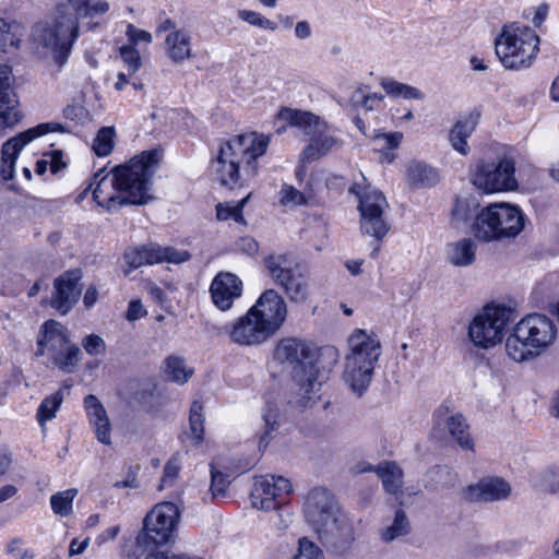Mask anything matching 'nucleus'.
<instances>
[{"label":"nucleus","instance_id":"obj_31","mask_svg":"<svg viewBox=\"0 0 559 559\" xmlns=\"http://www.w3.org/2000/svg\"><path fill=\"white\" fill-rule=\"evenodd\" d=\"M373 471L371 466L362 468V472ZM377 475L381 478L386 492L396 495L401 491L403 485V472L394 462H384L374 468Z\"/></svg>","mask_w":559,"mask_h":559},{"label":"nucleus","instance_id":"obj_4","mask_svg":"<svg viewBox=\"0 0 559 559\" xmlns=\"http://www.w3.org/2000/svg\"><path fill=\"white\" fill-rule=\"evenodd\" d=\"M275 357L294 366L293 377L299 386L300 394L310 399L316 393L326 376L318 367V352L306 341L296 337H286L278 342Z\"/></svg>","mask_w":559,"mask_h":559},{"label":"nucleus","instance_id":"obj_45","mask_svg":"<svg viewBox=\"0 0 559 559\" xmlns=\"http://www.w3.org/2000/svg\"><path fill=\"white\" fill-rule=\"evenodd\" d=\"M115 129L114 127H103L98 130L94 143L93 151L97 156H107L114 148Z\"/></svg>","mask_w":559,"mask_h":559},{"label":"nucleus","instance_id":"obj_60","mask_svg":"<svg viewBox=\"0 0 559 559\" xmlns=\"http://www.w3.org/2000/svg\"><path fill=\"white\" fill-rule=\"evenodd\" d=\"M235 245L237 250L249 255H254L259 250L257 240L250 236L240 237Z\"/></svg>","mask_w":559,"mask_h":559},{"label":"nucleus","instance_id":"obj_51","mask_svg":"<svg viewBox=\"0 0 559 559\" xmlns=\"http://www.w3.org/2000/svg\"><path fill=\"white\" fill-rule=\"evenodd\" d=\"M24 539L15 537L8 543L5 552L12 559H33V551L24 548Z\"/></svg>","mask_w":559,"mask_h":559},{"label":"nucleus","instance_id":"obj_14","mask_svg":"<svg viewBox=\"0 0 559 559\" xmlns=\"http://www.w3.org/2000/svg\"><path fill=\"white\" fill-rule=\"evenodd\" d=\"M514 163L501 158L497 163L480 159L472 174L473 185L486 193L510 191L518 187Z\"/></svg>","mask_w":559,"mask_h":559},{"label":"nucleus","instance_id":"obj_49","mask_svg":"<svg viewBox=\"0 0 559 559\" xmlns=\"http://www.w3.org/2000/svg\"><path fill=\"white\" fill-rule=\"evenodd\" d=\"M238 15L242 21L264 29L275 31L277 27L275 22L266 19L255 11L240 10Z\"/></svg>","mask_w":559,"mask_h":559},{"label":"nucleus","instance_id":"obj_33","mask_svg":"<svg viewBox=\"0 0 559 559\" xmlns=\"http://www.w3.org/2000/svg\"><path fill=\"white\" fill-rule=\"evenodd\" d=\"M166 50L174 62H182L191 55L190 37L182 31H173L166 38Z\"/></svg>","mask_w":559,"mask_h":559},{"label":"nucleus","instance_id":"obj_36","mask_svg":"<svg viewBox=\"0 0 559 559\" xmlns=\"http://www.w3.org/2000/svg\"><path fill=\"white\" fill-rule=\"evenodd\" d=\"M535 491L544 495H555L559 491V467L544 469L532 477Z\"/></svg>","mask_w":559,"mask_h":559},{"label":"nucleus","instance_id":"obj_37","mask_svg":"<svg viewBox=\"0 0 559 559\" xmlns=\"http://www.w3.org/2000/svg\"><path fill=\"white\" fill-rule=\"evenodd\" d=\"M380 85L389 96L403 97L405 99H424V93L408 84L397 82L391 78L381 80Z\"/></svg>","mask_w":559,"mask_h":559},{"label":"nucleus","instance_id":"obj_61","mask_svg":"<svg viewBox=\"0 0 559 559\" xmlns=\"http://www.w3.org/2000/svg\"><path fill=\"white\" fill-rule=\"evenodd\" d=\"M146 314V311L140 300L130 301L126 318L129 321H135Z\"/></svg>","mask_w":559,"mask_h":559},{"label":"nucleus","instance_id":"obj_34","mask_svg":"<svg viewBox=\"0 0 559 559\" xmlns=\"http://www.w3.org/2000/svg\"><path fill=\"white\" fill-rule=\"evenodd\" d=\"M157 243H150L147 246L134 247L126 251V262L132 269H139L146 264L157 263Z\"/></svg>","mask_w":559,"mask_h":559},{"label":"nucleus","instance_id":"obj_9","mask_svg":"<svg viewBox=\"0 0 559 559\" xmlns=\"http://www.w3.org/2000/svg\"><path fill=\"white\" fill-rule=\"evenodd\" d=\"M264 265L273 282L293 304L307 302L311 293L309 274L300 267L289 253H272L264 259Z\"/></svg>","mask_w":559,"mask_h":559},{"label":"nucleus","instance_id":"obj_59","mask_svg":"<svg viewBox=\"0 0 559 559\" xmlns=\"http://www.w3.org/2000/svg\"><path fill=\"white\" fill-rule=\"evenodd\" d=\"M376 141L382 142V147L388 150H394L399 147L403 134L401 132H392V133H382L378 134L376 138Z\"/></svg>","mask_w":559,"mask_h":559},{"label":"nucleus","instance_id":"obj_54","mask_svg":"<svg viewBox=\"0 0 559 559\" xmlns=\"http://www.w3.org/2000/svg\"><path fill=\"white\" fill-rule=\"evenodd\" d=\"M82 346L85 349V352L91 356H98L105 353L106 350V343L105 341L96 335V334H90L82 341Z\"/></svg>","mask_w":559,"mask_h":559},{"label":"nucleus","instance_id":"obj_1","mask_svg":"<svg viewBox=\"0 0 559 559\" xmlns=\"http://www.w3.org/2000/svg\"><path fill=\"white\" fill-rule=\"evenodd\" d=\"M159 159L158 150L144 151L111 173L99 169L87 189L93 188L95 202L109 212L124 204H145L152 200L151 179Z\"/></svg>","mask_w":559,"mask_h":559},{"label":"nucleus","instance_id":"obj_27","mask_svg":"<svg viewBox=\"0 0 559 559\" xmlns=\"http://www.w3.org/2000/svg\"><path fill=\"white\" fill-rule=\"evenodd\" d=\"M480 114L477 110L471 111L465 117L459 119L449 131L448 140L454 151L461 155L469 153L467 139L475 131Z\"/></svg>","mask_w":559,"mask_h":559},{"label":"nucleus","instance_id":"obj_30","mask_svg":"<svg viewBox=\"0 0 559 559\" xmlns=\"http://www.w3.org/2000/svg\"><path fill=\"white\" fill-rule=\"evenodd\" d=\"M476 258V245L464 238L447 246V260L454 266H468Z\"/></svg>","mask_w":559,"mask_h":559},{"label":"nucleus","instance_id":"obj_16","mask_svg":"<svg viewBox=\"0 0 559 559\" xmlns=\"http://www.w3.org/2000/svg\"><path fill=\"white\" fill-rule=\"evenodd\" d=\"M290 491L292 485L287 478L274 475L257 477L250 496L252 507L264 511L276 510Z\"/></svg>","mask_w":559,"mask_h":559},{"label":"nucleus","instance_id":"obj_42","mask_svg":"<svg viewBox=\"0 0 559 559\" xmlns=\"http://www.w3.org/2000/svg\"><path fill=\"white\" fill-rule=\"evenodd\" d=\"M476 207L477 205L466 199L456 200L452 210V222L455 227L460 228L461 226L466 225L473 217L475 219L478 214L476 212Z\"/></svg>","mask_w":559,"mask_h":559},{"label":"nucleus","instance_id":"obj_50","mask_svg":"<svg viewBox=\"0 0 559 559\" xmlns=\"http://www.w3.org/2000/svg\"><path fill=\"white\" fill-rule=\"evenodd\" d=\"M293 559H323L321 549L308 538L299 540V550Z\"/></svg>","mask_w":559,"mask_h":559},{"label":"nucleus","instance_id":"obj_57","mask_svg":"<svg viewBox=\"0 0 559 559\" xmlns=\"http://www.w3.org/2000/svg\"><path fill=\"white\" fill-rule=\"evenodd\" d=\"M16 24H9L3 19H0V50H5L8 43L15 45V33L13 28H16Z\"/></svg>","mask_w":559,"mask_h":559},{"label":"nucleus","instance_id":"obj_6","mask_svg":"<svg viewBox=\"0 0 559 559\" xmlns=\"http://www.w3.org/2000/svg\"><path fill=\"white\" fill-rule=\"evenodd\" d=\"M79 36V24L72 14L58 11L52 21L38 22L32 32L36 50L44 56H52L55 62L62 67Z\"/></svg>","mask_w":559,"mask_h":559},{"label":"nucleus","instance_id":"obj_41","mask_svg":"<svg viewBox=\"0 0 559 559\" xmlns=\"http://www.w3.org/2000/svg\"><path fill=\"white\" fill-rule=\"evenodd\" d=\"M249 195L238 201L236 204L234 203H219L216 205V217L219 221L234 219L236 223L246 224L242 209L246 205Z\"/></svg>","mask_w":559,"mask_h":559},{"label":"nucleus","instance_id":"obj_26","mask_svg":"<svg viewBox=\"0 0 559 559\" xmlns=\"http://www.w3.org/2000/svg\"><path fill=\"white\" fill-rule=\"evenodd\" d=\"M84 407L97 440L103 444L109 445L111 443L110 421L103 404L95 395L88 394L84 399Z\"/></svg>","mask_w":559,"mask_h":559},{"label":"nucleus","instance_id":"obj_56","mask_svg":"<svg viewBox=\"0 0 559 559\" xmlns=\"http://www.w3.org/2000/svg\"><path fill=\"white\" fill-rule=\"evenodd\" d=\"M228 485L229 480L225 474L211 471V491L213 497L224 496Z\"/></svg>","mask_w":559,"mask_h":559},{"label":"nucleus","instance_id":"obj_7","mask_svg":"<svg viewBox=\"0 0 559 559\" xmlns=\"http://www.w3.org/2000/svg\"><path fill=\"white\" fill-rule=\"evenodd\" d=\"M539 37L527 25L512 23L496 39V55L506 69L531 67L539 50Z\"/></svg>","mask_w":559,"mask_h":559},{"label":"nucleus","instance_id":"obj_48","mask_svg":"<svg viewBox=\"0 0 559 559\" xmlns=\"http://www.w3.org/2000/svg\"><path fill=\"white\" fill-rule=\"evenodd\" d=\"M280 203L286 206L307 205L308 198L295 187L284 185L280 191Z\"/></svg>","mask_w":559,"mask_h":559},{"label":"nucleus","instance_id":"obj_63","mask_svg":"<svg viewBox=\"0 0 559 559\" xmlns=\"http://www.w3.org/2000/svg\"><path fill=\"white\" fill-rule=\"evenodd\" d=\"M295 34L300 39H306L311 36V28L308 22H298L295 26Z\"/></svg>","mask_w":559,"mask_h":559},{"label":"nucleus","instance_id":"obj_38","mask_svg":"<svg viewBox=\"0 0 559 559\" xmlns=\"http://www.w3.org/2000/svg\"><path fill=\"white\" fill-rule=\"evenodd\" d=\"M278 409L275 405L267 404L263 411L262 419L264 423L263 432L259 437V449L265 450L270 440L273 438V432L278 428Z\"/></svg>","mask_w":559,"mask_h":559},{"label":"nucleus","instance_id":"obj_8","mask_svg":"<svg viewBox=\"0 0 559 559\" xmlns=\"http://www.w3.org/2000/svg\"><path fill=\"white\" fill-rule=\"evenodd\" d=\"M304 513L307 523L320 536L337 535L352 537V527L332 496L325 488H316L305 501Z\"/></svg>","mask_w":559,"mask_h":559},{"label":"nucleus","instance_id":"obj_43","mask_svg":"<svg viewBox=\"0 0 559 559\" xmlns=\"http://www.w3.org/2000/svg\"><path fill=\"white\" fill-rule=\"evenodd\" d=\"M62 401L63 395L60 391L43 400L37 409V418L40 425L47 420H51L56 416V413L59 409Z\"/></svg>","mask_w":559,"mask_h":559},{"label":"nucleus","instance_id":"obj_58","mask_svg":"<svg viewBox=\"0 0 559 559\" xmlns=\"http://www.w3.org/2000/svg\"><path fill=\"white\" fill-rule=\"evenodd\" d=\"M127 36L132 44H148L152 41L151 33L143 29H139L132 24H128L127 26Z\"/></svg>","mask_w":559,"mask_h":559},{"label":"nucleus","instance_id":"obj_12","mask_svg":"<svg viewBox=\"0 0 559 559\" xmlns=\"http://www.w3.org/2000/svg\"><path fill=\"white\" fill-rule=\"evenodd\" d=\"M349 192L359 199L361 231L378 241L382 240L390 230V224L384 215L389 206L385 197L381 191L370 186L362 187L358 182L349 188Z\"/></svg>","mask_w":559,"mask_h":559},{"label":"nucleus","instance_id":"obj_55","mask_svg":"<svg viewBox=\"0 0 559 559\" xmlns=\"http://www.w3.org/2000/svg\"><path fill=\"white\" fill-rule=\"evenodd\" d=\"M179 469L180 466L178 460L176 457L170 459L164 467L163 477L158 489L163 490L164 488L171 486L178 476Z\"/></svg>","mask_w":559,"mask_h":559},{"label":"nucleus","instance_id":"obj_29","mask_svg":"<svg viewBox=\"0 0 559 559\" xmlns=\"http://www.w3.org/2000/svg\"><path fill=\"white\" fill-rule=\"evenodd\" d=\"M373 369L369 364L356 365L346 361L343 379L354 394L361 396L371 383Z\"/></svg>","mask_w":559,"mask_h":559},{"label":"nucleus","instance_id":"obj_19","mask_svg":"<svg viewBox=\"0 0 559 559\" xmlns=\"http://www.w3.org/2000/svg\"><path fill=\"white\" fill-rule=\"evenodd\" d=\"M80 280V270L64 272L55 280V293L50 304L59 313H68L78 302L82 290Z\"/></svg>","mask_w":559,"mask_h":559},{"label":"nucleus","instance_id":"obj_25","mask_svg":"<svg viewBox=\"0 0 559 559\" xmlns=\"http://www.w3.org/2000/svg\"><path fill=\"white\" fill-rule=\"evenodd\" d=\"M510 492L511 487L504 479L488 477L468 486L465 490V498L471 502L496 501L508 498Z\"/></svg>","mask_w":559,"mask_h":559},{"label":"nucleus","instance_id":"obj_47","mask_svg":"<svg viewBox=\"0 0 559 559\" xmlns=\"http://www.w3.org/2000/svg\"><path fill=\"white\" fill-rule=\"evenodd\" d=\"M157 263L168 262L180 264L191 259V253L188 250H178L174 247H162L157 245Z\"/></svg>","mask_w":559,"mask_h":559},{"label":"nucleus","instance_id":"obj_13","mask_svg":"<svg viewBox=\"0 0 559 559\" xmlns=\"http://www.w3.org/2000/svg\"><path fill=\"white\" fill-rule=\"evenodd\" d=\"M511 310L504 306H486L468 328L475 346L488 349L502 341V332L510 321Z\"/></svg>","mask_w":559,"mask_h":559},{"label":"nucleus","instance_id":"obj_62","mask_svg":"<svg viewBox=\"0 0 559 559\" xmlns=\"http://www.w3.org/2000/svg\"><path fill=\"white\" fill-rule=\"evenodd\" d=\"M12 459L7 448H0V476L5 474L10 468Z\"/></svg>","mask_w":559,"mask_h":559},{"label":"nucleus","instance_id":"obj_40","mask_svg":"<svg viewBox=\"0 0 559 559\" xmlns=\"http://www.w3.org/2000/svg\"><path fill=\"white\" fill-rule=\"evenodd\" d=\"M78 495V489L70 488L57 492L50 497L52 511L60 516H68L72 513V503Z\"/></svg>","mask_w":559,"mask_h":559},{"label":"nucleus","instance_id":"obj_28","mask_svg":"<svg viewBox=\"0 0 559 559\" xmlns=\"http://www.w3.org/2000/svg\"><path fill=\"white\" fill-rule=\"evenodd\" d=\"M75 15H72L79 24L80 19H90L88 28L100 25L105 14L109 11V3L104 0H70Z\"/></svg>","mask_w":559,"mask_h":559},{"label":"nucleus","instance_id":"obj_24","mask_svg":"<svg viewBox=\"0 0 559 559\" xmlns=\"http://www.w3.org/2000/svg\"><path fill=\"white\" fill-rule=\"evenodd\" d=\"M70 343L67 330L55 321L48 320L41 326V337L37 341V356L49 354L55 359Z\"/></svg>","mask_w":559,"mask_h":559},{"label":"nucleus","instance_id":"obj_10","mask_svg":"<svg viewBox=\"0 0 559 559\" xmlns=\"http://www.w3.org/2000/svg\"><path fill=\"white\" fill-rule=\"evenodd\" d=\"M524 227V215L519 207L508 204H491L476 215L472 229L485 241L513 238Z\"/></svg>","mask_w":559,"mask_h":559},{"label":"nucleus","instance_id":"obj_39","mask_svg":"<svg viewBox=\"0 0 559 559\" xmlns=\"http://www.w3.org/2000/svg\"><path fill=\"white\" fill-rule=\"evenodd\" d=\"M409 533V521L403 510L395 513L394 520L391 525L382 530V540L389 543L397 537L405 536Z\"/></svg>","mask_w":559,"mask_h":559},{"label":"nucleus","instance_id":"obj_46","mask_svg":"<svg viewBox=\"0 0 559 559\" xmlns=\"http://www.w3.org/2000/svg\"><path fill=\"white\" fill-rule=\"evenodd\" d=\"M203 406L200 402L194 401L190 408V430L193 438L198 443L203 441V432H204V417L202 414Z\"/></svg>","mask_w":559,"mask_h":559},{"label":"nucleus","instance_id":"obj_35","mask_svg":"<svg viewBox=\"0 0 559 559\" xmlns=\"http://www.w3.org/2000/svg\"><path fill=\"white\" fill-rule=\"evenodd\" d=\"M164 372L168 380L185 384L192 377L193 369L187 367L185 358L171 355L164 360Z\"/></svg>","mask_w":559,"mask_h":559},{"label":"nucleus","instance_id":"obj_18","mask_svg":"<svg viewBox=\"0 0 559 559\" xmlns=\"http://www.w3.org/2000/svg\"><path fill=\"white\" fill-rule=\"evenodd\" d=\"M433 416L436 424L432 428V435L435 437H437L439 432L447 430L463 450H474V441L469 435V426L462 414L456 413L451 415L448 407L440 406L435 412Z\"/></svg>","mask_w":559,"mask_h":559},{"label":"nucleus","instance_id":"obj_22","mask_svg":"<svg viewBox=\"0 0 559 559\" xmlns=\"http://www.w3.org/2000/svg\"><path fill=\"white\" fill-rule=\"evenodd\" d=\"M350 354L346 361L356 365H371L374 367L381 355L380 341L376 335H369L364 330H356L348 340Z\"/></svg>","mask_w":559,"mask_h":559},{"label":"nucleus","instance_id":"obj_44","mask_svg":"<svg viewBox=\"0 0 559 559\" xmlns=\"http://www.w3.org/2000/svg\"><path fill=\"white\" fill-rule=\"evenodd\" d=\"M81 358V350L75 345H68L52 362L62 371L72 372Z\"/></svg>","mask_w":559,"mask_h":559},{"label":"nucleus","instance_id":"obj_11","mask_svg":"<svg viewBox=\"0 0 559 559\" xmlns=\"http://www.w3.org/2000/svg\"><path fill=\"white\" fill-rule=\"evenodd\" d=\"M180 513L173 502H160L146 514L143 530L136 536V545L148 551L173 540Z\"/></svg>","mask_w":559,"mask_h":559},{"label":"nucleus","instance_id":"obj_3","mask_svg":"<svg viewBox=\"0 0 559 559\" xmlns=\"http://www.w3.org/2000/svg\"><path fill=\"white\" fill-rule=\"evenodd\" d=\"M557 328L552 320L539 313L523 318L507 338L506 350L516 362L534 359L551 346Z\"/></svg>","mask_w":559,"mask_h":559},{"label":"nucleus","instance_id":"obj_52","mask_svg":"<svg viewBox=\"0 0 559 559\" xmlns=\"http://www.w3.org/2000/svg\"><path fill=\"white\" fill-rule=\"evenodd\" d=\"M429 474L431 475L433 480H436L443 487H452L455 485L456 474L447 466H433L429 471Z\"/></svg>","mask_w":559,"mask_h":559},{"label":"nucleus","instance_id":"obj_64","mask_svg":"<svg viewBox=\"0 0 559 559\" xmlns=\"http://www.w3.org/2000/svg\"><path fill=\"white\" fill-rule=\"evenodd\" d=\"M548 9H549L548 5L545 3L537 7L534 17L532 20V22L535 26L538 27L542 25V23L545 21L546 16L548 14Z\"/></svg>","mask_w":559,"mask_h":559},{"label":"nucleus","instance_id":"obj_17","mask_svg":"<svg viewBox=\"0 0 559 559\" xmlns=\"http://www.w3.org/2000/svg\"><path fill=\"white\" fill-rule=\"evenodd\" d=\"M273 335L285 322L287 306L284 298L274 289H266L249 309Z\"/></svg>","mask_w":559,"mask_h":559},{"label":"nucleus","instance_id":"obj_20","mask_svg":"<svg viewBox=\"0 0 559 559\" xmlns=\"http://www.w3.org/2000/svg\"><path fill=\"white\" fill-rule=\"evenodd\" d=\"M271 336L259 319L250 314V310L230 325V341L241 346L260 345Z\"/></svg>","mask_w":559,"mask_h":559},{"label":"nucleus","instance_id":"obj_23","mask_svg":"<svg viewBox=\"0 0 559 559\" xmlns=\"http://www.w3.org/2000/svg\"><path fill=\"white\" fill-rule=\"evenodd\" d=\"M242 282L233 273L221 272L211 283L210 293L213 304L222 311L231 308L241 296Z\"/></svg>","mask_w":559,"mask_h":559},{"label":"nucleus","instance_id":"obj_32","mask_svg":"<svg viewBox=\"0 0 559 559\" xmlns=\"http://www.w3.org/2000/svg\"><path fill=\"white\" fill-rule=\"evenodd\" d=\"M439 181L436 169L421 162H413L407 168V182L414 189L429 188Z\"/></svg>","mask_w":559,"mask_h":559},{"label":"nucleus","instance_id":"obj_2","mask_svg":"<svg viewBox=\"0 0 559 559\" xmlns=\"http://www.w3.org/2000/svg\"><path fill=\"white\" fill-rule=\"evenodd\" d=\"M270 136L251 132L240 134L219 146L218 155L212 163L215 179L224 187L234 188L240 180V165L247 178L258 174L257 159L266 153Z\"/></svg>","mask_w":559,"mask_h":559},{"label":"nucleus","instance_id":"obj_53","mask_svg":"<svg viewBox=\"0 0 559 559\" xmlns=\"http://www.w3.org/2000/svg\"><path fill=\"white\" fill-rule=\"evenodd\" d=\"M120 56L123 62L128 66L129 75L135 73L140 69V53L133 46H122L120 48Z\"/></svg>","mask_w":559,"mask_h":559},{"label":"nucleus","instance_id":"obj_21","mask_svg":"<svg viewBox=\"0 0 559 559\" xmlns=\"http://www.w3.org/2000/svg\"><path fill=\"white\" fill-rule=\"evenodd\" d=\"M17 105L12 87V69L8 64H0V129L13 127L21 120Z\"/></svg>","mask_w":559,"mask_h":559},{"label":"nucleus","instance_id":"obj_15","mask_svg":"<svg viewBox=\"0 0 559 559\" xmlns=\"http://www.w3.org/2000/svg\"><path fill=\"white\" fill-rule=\"evenodd\" d=\"M66 128L59 122H44L29 128L2 144L0 176L4 181L12 180L15 173L16 159L23 147L33 140L49 132H64Z\"/></svg>","mask_w":559,"mask_h":559},{"label":"nucleus","instance_id":"obj_5","mask_svg":"<svg viewBox=\"0 0 559 559\" xmlns=\"http://www.w3.org/2000/svg\"><path fill=\"white\" fill-rule=\"evenodd\" d=\"M280 118L289 126L300 129L309 138L308 145L300 154V160L310 163L338 151L343 141L335 135V130L321 117L298 109L284 108Z\"/></svg>","mask_w":559,"mask_h":559}]
</instances>
